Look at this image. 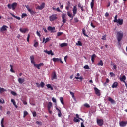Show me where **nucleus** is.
Here are the masks:
<instances>
[{
  "instance_id": "nucleus-29",
  "label": "nucleus",
  "mask_w": 127,
  "mask_h": 127,
  "mask_svg": "<svg viewBox=\"0 0 127 127\" xmlns=\"http://www.w3.org/2000/svg\"><path fill=\"white\" fill-rule=\"evenodd\" d=\"M11 102H12L13 105L15 106L16 108H18L17 105H16V101L14 100V99H11Z\"/></svg>"
},
{
  "instance_id": "nucleus-17",
  "label": "nucleus",
  "mask_w": 127,
  "mask_h": 127,
  "mask_svg": "<svg viewBox=\"0 0 127 127\" xmlns=\"http://www.w3.org/2000/svg\"><path fill=\"white\" fill-rule=\"evenodd\" d=\"M55 109L58 111V117H61L62 116L61 110H60V109H59V108H58V107H56Z\"/></svg>"
},
{
  "instance_id": "nucleus-51",
  "label": "nucleus",
  "mask_w": 127,
  "mask_h": 127,
  "mask_svg": "<svg viewBox=\"0 0 127 127\" xmlns=\"http://www.w3.org/2000/svg\"><path fill=\"white\" fill-rule=\"evenodd\" d=\"M36 123L37 125H40L41 126L42 125V122H41V121H36Z\"/></svg>"
},
{
  "instance_id": "nucleus-1",
  "label": "nucleus",
  "mask_w": 127,
  "mask_h": 127,
  "mask_svg": "<svg viewBox=\"0 0 127 127\" xmlns=\"http://www.w3.org/2000/svg\"><path fill=\"white\" fill-rule=\"evenodd\" d=\"M77 5H75L73 6V8L72 9L73 15H72L69 12H67V14L68 16L71 18V20L73 19L74 17L77 14Z\"/></svg>"
},
{
  "instance_id": "nucleus-2",
  "label": "nucleus",
  "mask_w": 127,
  "mask_h": 127,
  "mask_svg": "<svg viewBox=\"0 0 127 127\" xmlns=\"http://www.w3.org/2000/svg\"><path fill=\"white\" fill-rule=\"evenodd\" d=\"M17 5L18 3L17 2H14L12 3V4L9 3L8 4V8H9V9H12L13 11H14L16 8L17 7Z\"/></svg>"
},
{
  "instance_id": "nucleus-28",
  "label": "nucleus",
  "mask_w": 127,
  "mask_h": 127,
  "mask_svg": "<svg viewBox=\"0 0 127 127\" xmlns=\"http://www.w3.org/2000/svg\"><path fill=\"white\" fill-rule=\"evenodd\" d=\"M68 46V44L67 43H62L60 44V46L62 48L66 47Z\"/></svg>"
},
{
  "instance_id": "nucleus-58",
  "label": "nucleus",
  "mask_w": 127,
  "mask_h": 127,
  "mask_svg": "<svg viewBox=\"0 0 127 127\" xmlns=\"http://www.w3.org/2000/svg\"><path fill=\"white\" fill-rule=\"evenodd\" d=\"M36 34L38 36H39V37H41V34L40 33V32L38 31H36Z\"/></svg>"
},
{
  "instance_id": "nucleus-43",
  "label": "nucleus",
  "mask_w": 127,
  "mask_h": 127,
  "mask_svg": "<svg viewBox=\"0 0 127 127\" xmlns=\"http://www.w3.org/2000/svg\"><path fill=\"white\" fill-rule=\"evenodd\" d=\"M117 17H118V15H116L115 16V17H114V20H113V22H114V23H116V22H117V20H118Z\"/></svg>"
},
{
  "instance_id": "nucleus-36",
  "label": "nucleus",
  "mask_w": 127,
  "mask_h": 127,
  "mask_svg": "<svg viewBox=\"0 0 127 127\" xmlns=\"http://www.w3.org/2000/svg\"><path fill=\"white\" fill-rule=\"evenodd\" d=\"M70 95L72 96V97L73 99H75V95H74V93L70 91Z\"/></svg>"
},
{
  "instance_id": "nucleus-5",
  "label": "nucleus",
  "mask_w": 127,
  "mask_h": 127,
  "mask_svg": "<svg viewBox=\"0 0 127 127\" xmlns=\"http://www.w3.org/2000/svg\"><path fill=\"white\" fill-rule=\"evenodd\" d=\"M25 8L27 9V11L30 13L31 15H35L36 14V12L33 11L32 9H30L29 5H25Z\"/></svg>"
},
{
  "instance_id": "nucleus-34",
  "label": "nucleus",
  "mask_w": 127,
  "mask_h": 127,
  "mask_svg": "<svg viewBox=\"0 0 127 127\" xmlns=\"http://www.w3.org/2000/svg\"><path fill=\"white\" fill-rule=\"evenodd\" d=\"M10 67H11V69H10V71L13 73H15V71L14 70V69L13 68V65H10Z\"/></svg>"
},
{
  "instance_id": "nucleus-3",
  "label": "nucleus",
  "mask_w": 127,
  "mask_h": 127,
  "mask_svg": "<svg viewBox=\"0 0 127 127\" xmlns=\"http://www.w3.org/2000/svg\"><path fill=\"white\" fill-rule=\"evenodd\" d=\"M123 37V33L120 32H117V39L119 43L121 42Z\"/></svg>"
},
{
  "instance_id": "nucleus-49",
  "label": "nucleus",
  "mask_w": 127,
  "mask_h": 127,
  "mask_svg": "<svg viewBox=\"0 0 127 127\" xmlns=\"http://www.w3.org/2000/svg\"><path fill=\"white\" fill-rule=\"evenodd\" d=\"M30 35L29 34H27V42H29V39H30Z\"/></svg>"
},
{
  "instance_id": "nucleus-52",
  "label": "nucleus",
  "mask_w": 127,
  "mask_h": 127,
  "mask_svg": "<svg viewBox=\"0 0 127 127\" xmlns=\"http://www.w3.org/2000/svg\"><path fill=\"white\" fill-rule=\"evenodd\" d=\"M84 68L85 69H90L89 66L88 65H85L84 66Z\"/></svg>"
},
{
  "instance_id": "nucleus-32",
  "label": "nucleus",
  "mask_w": 127,
  "mask_h": 127,
  "mask_svg": "<svg viewBox=\"0 0 127 127\" xmlns=\"http://www.w3.org/2000/svg\"><path fill=\"white\" fill-rule=\"evenodd\" d=\"M47 88L50 89L51 90H53V87L51 86L50 84H48L46 85Z\"/></svg>"
},
{
  "instance_id": "nucleus-38",
  "label": "nucleus",
  "mask_w": 127,
  "mask_h": 127,
  "mask_svg": "<svg viewBox=\"0 0 127 127\" xmlns=\"http://www.w3.org/2000/svg\"><path fill=\"white\" fill-rule=\"evenodd\" d=\"M73 121L75 123H79L80 122L79 119H77V118H76V117H74Z\"/></svg>"
},
{
  "instance_id": "nucleus-55",
  "label": "nucleus",
  "mask_w": 127,
  "mask_h": 127,
  "mask_svg": "<svg viewBox=\"0 0 127 127\" xmlns=\"http://www.w3.org/2000/svg\"><path fill=\"white\" fill-rule=\"evenodd\" d=\"M32 115H33V116L34 117H35L37 116V113L36 112V111H34L33 112H32Z\"/></svg>"
},
{
  "instance_id": "nucleus-26",
  "label": "nucleus",
  "mask_w": 127,
  "mask_h": 127,
  "mask_svg": "<svg viewBox=\"0 0 127 127\" xmlns=\"http://www.w3.org/2000/svg\"><path fill=\"white\" fill-rule=\"evenodd\" d=\"M104 65V63L103 62V61L102 60H100V61L97 63L98 66H103Z\"/></svg>"
},
{
  "instance_id": "nucleus-61",
  "label": "nucleus",
  "mask_w": 127,
  "mask_h": 127,
  "mask_svg": "<svg viewBox=\"0 0 127 127\" xmlns=\"http://www.w3.org/2000/svg\"><path fill=\"white\" fill-rule=\"evenodd\" d=\"M110 75L111 77L114 76L115 75V74L112 72L110 73Z\"/></svg>"
},
{
  "instance_id": "nucleus-56",
  "label": "nucleus",
  "mask_w": 127,
  "mask_h": 127,
  "mask_svg": "<svg viewBox=\"0 0 127 127\" xmlns=\"http://www.w3.org/2000/svg\"><path fill=\"white\" fill-rule=\"evenodd\" d=\"M74 20L75 23H78L79 22V19L77 17L74 18Z\"/></svg>"
},
{
  "instance_id": "nucleus-54",
  "label": "nucleus",
  "mask_w": 127,
  "mask_h": 127,
  "mask_svg": "<svg viewBox=\"0 0 127 127\" xmlns=\"http://www.w3.org/2000/svg\"><path fill=\"white\" fill-rule=\"evenodd\" d=\"M90 26L93 28H95L96 26L94 25L93 22H91L90 23Z\"/></svg>"
},
{
  "instance_id": "nucleus-9",
  "label": "nucleus",
  "mask_w": 127,
  "mask_h": 127,
  "mask_svg": "<svg viewBox=\"0 0 127 127\" xmlns=\"http://www.w3.org/2000/svg\"><path fill=\"white\" fill-rule=\"evenodd\" d=\"M97 124L98 126H102L104 124V120L103 119H97Z\"/></svg>"
},
{
  "instance_id": "nucleus-50",
  "label": "nucleus",
  "mask_w": 127,
  "mask_h": 127,
  "mask_svg": "<svg viewBox=\"0 0 127 127\" xmlns=\"http://www.w3.org/2000/svg\"><path fill=\"white\" fill-rule=\"evenodd\" d=\"M27 16V14L26 13H23L21 15V18H23Z\"/></svg>"
},
{
  "instance_id": "nucleus-16",
  "label": "nucleus",
  "mask_w": 127,
  "mask_h": 127,
  "mask_svg": "<svg viewBox=\"0 0 127 127\" xmlns=\"http://www.w3.org/2000/svg\"><path fill=\"white\" fill-rule=\"evenodd\" d=\"M30 61H31V63L33 64H34L35 63V58L34 55H31L30 56Z\"/></svg>"
},
{
  "instance_id": "nucleus-13",
  "label": "nucleus",
  "mask_w": 127,
  "mask_h": 127,
  "mask_svg": "<svg viewBox=\"0 0 127 127\" xmlns=\"http://www.w3.org/2000/svg\"><path fill=\"white\" fill-rule=\"evenodd\" d=\"M127 124V121H121L119 122V125L120 127H125Z\"/></svg>"
},
{
  "instance_id": "nucleus-18",
  "label": "nucleus",
  "mask_w": 127,
  "mask_h": 127,
  "mask_svg": "<svg viewBox=\"0 0 127 127\" xmlns=\"http://www.w3.org/2000/svg\"><path fill=\"white\" fill-rule=\"evenodd\" d=\"M8 28V27L6 25H3V26H2V27H1L0 30L1 32H3V31H5L7 30V29Z\"/></svg>"
},
{
  "instance_id": "nucleus-15",
  "label": "nucleus",
  "mask_w": 127,
  "mask_h": 127,
  "mask_svg": "<svg viewBox=\"0 0 127 127\" xmlns=\"http://www.w3.org/2000/svg\"><path fill=\"white\" fill-rule=\"evenodd\" d=\"M119 79L120 80L121 82H123V83H125L126 82V76L124 75L120 77L119 78Z\"/></svg>"
},
{
  "instance_id": "nucleus-35",
  "label": "nucleus",
  "mask_w": 127,
  "mask_h": 127,
  "mask_svg": "<svg viewBox=\"0 0 127 127\" xmlns=\"http://www.w3.org/2000/svg\"><path fill=\"white\" fill-rule=\"evenodd\" d=\"M82 33H83V34L85 36H86V37H88V36L87 35V34L86 33V30H85V29L84 28H83V29H82Z\"/></svg>"
},
{
  "instance_id": "nucleus-40",
  "label": "nucleus",
  "mask_w": 127,
  "mask_h": 127,
  "mask_svg": "<svg viewBox=\"0 0 127 127\" xmlns=\"http://www.w3.org/2000/svg\"><path fill=\"white\" fill-rule=\"evenodd\" d=\"M28 115V112H27V111H26V110H25L24 111H23V118H25L26 116H27Z\"/></svg>"
},
{
  "instance_id": "nucleus-44",
  "label": "nucleus",
  "mask_w": 127,
  "mask_h": 127,
  "mask_svg": "<svg viewBox=\"0 0 127 127\" xmlns=\"http://www.w3.org/2000/svg\"><path fill=\"white\" fill-rule=\"evenodd\" d=\"M45 86V83L43 81H41L40 82V87H42V88H44Z\"/></svg>"
},
{
  "instance_id": "nucleus-59",
  "label": "nucleus",
  "mask_w": 127,
  "mask_h": 127,
  "mask_svg": "<svg viewBox=\"0 0 127 127\" xmlns=\"http://www.w3.org/2000/svg\"><path fill=\"white\" fill-rule=\"evenodd\" d=\"M44 64L43 63H40L39 64H38L39 66L41 67L44 66Z\"/></svg>"
},
{
  "instance_id": "nucleus-30",
  "label": "nucleus",
  "mask_w": 127,
  "mask_h": 127,
  "mask_svg": "<svg viewBox=\"0 0 127 127\" xmlns=\"http://www.w3.org/2000/svg\"><path fill=\"white\" fill-rule=\"evenodd\" d=\"M91 2L90 3V6H91V8L92 9H93L94 8V2H95V0H91Z\"/></svg>"
},
{
  "instance_id": "nucleus-12",
  "label": "nucleus",
  "mask_w": 127,
  "mask_h": 127,
  "mask_svg": "<svg viewBox=\"0 0 127 127\" xmlns=\"http://www.w3.org/2000/svg\"><path fill=\"white\" fill-rule=\"evenodd\" d=\"M52 78H51V80H53L54 79H57V74L55 71H53L52 73Z\"/></svg>"
},
{
  "instance_id": "nucleus-20",
  "label": "nucleus",
  "mask_w": 127,
  "mask_h": 127,
  "mask_svg": "<svg viewBox=\"0 0 127 127\" xmlns=\"http://www.w3.org/2000/svg\"><path fill=\"white\" fill-rule=\"evenodd\" d=\"M96 58V55L95 54H93L91 56V61L92 63L95 62V59Z\"/></svg>"
},
{
  "instance_id": "nucleus-23",
  "label": "nucleus",
  "mask_w": 127,
  "mask_h": 127,
  "mask_svg": "<svg viewBox=\"0 0 127 127\" xmlns=\"http://www.w3.org/2000/svg\"><path fill=\"white\" fill-rule=\"evenodd\" d=\"M118 83L117 82H114L112 85V88H117L118 87Z\"/></svg>"
},
{
  "instance_id": "nucleus-21",
  "label": "nucleus",
  "mask_w": 127,
  "mask_h": 127,
  "mask_svg": "<svg viewBox=\"0 0 127 127\" xmlns=\"http://www.w3.org/2000/svg\"><path fill=\"white\" fill-rule=\"evenodd\" d=\"M116 23H119L120 25H122L123 24V19H118Z\"/></svg>"
},
{
  "instance_id": "nucleus-46",
  "label": "nucleus",
  "mask_w": 127,
  "mask_h": 127,
  "mask_svg": "<svg viewBox=\"0 0 127 127\" xmlns=\"http://www.w3.org/2000/svg\"><path fill=\"white\" fill-rule=\"evenodd\" d=\"M63 34V32H58V33H57V37H60V36H61Z\"/></svg>"
},
{
  "instance_id": "nucleus-37",
  "label": "nucleus",
  "mask_w": 127,
  "mask_h": 127,
  "mask_svg": "<svg viewBox=\"0 0 127 127\" xmlns=\"http://www.w3.org/2000/svg\"><path fill=\"white\" fill-rule=\"evenodd\" d=\"M76 45L77 46H82V43L80 41H78L77 43H76Z\"/></svg>"
},
{
  "instance_id": "nucleus-7",
  "label": "nucleus",
  "mask_w": 127,
  "mask_h": 127,
  "mask_svg": "<svg viewBox=\"0 0 127 127\" xmlns=\"http://www.w3.org/2000/svg\"><path fill=\"white\" fill-rule=\"evenodd\" d=\"M45 3L44 2L42 3L40 6L38 5L36 7V10H41L45 8Z\"/></svg>"
},
{
  "instance_id": "nucleus-45",
  "label": "nucleus",
  "mask_w": 127,
  "mask_h": 127,
  "mask_svg": "<svg viewBox=\"0 0 127 127\" xmlns=\"http://www.w3.org/2000/svg\"><path fill=\"white\" fill-rule=\"evenodd\" d=\"M38 45H39V43L38 42H35L34 45H33V46L34 47H37L38 46Z\"/></svg>"
},
{
  "instance_id": "nucleus-31",
  "label": "nucleus",
  "mask_w": 127,
  "mask_h": 127,
  "mask_svg": "<svg viewBox=\"0 0 127 127\" xmlns=\"http://www.w3.org/2000/svg\"><path fill=\"white\" fill-rule=\"evenodd\" d=\"M60 59L58 58H53L52 59V61L54 62H59Z\"/></svg>"
},
{
  "instance_id": "nucleus-42",
  "label": "nucleus",
  "mask_w": 127,
  "mask_h": 127,
  "mask_svg": "<svg viewBox=\"0 0 127 127\" xmlns=\"http://www.w3.org/2000/svg\"><path fill=\"white\" fill-rule=\"evenodd\" d=\"M12 16L13 17L16 18V19L18 20H21V18L20 17H18L17 16H15L13 14H12Z\"/></svg>"
},
{
  "instance_id": "nucleus-48",
  "label": "nucleus",
  "mask_w": 127,
  "mask_h": 127,
  "mask_svg": "<svg viewBox=\"0 0 127 127\" xmlns=\"http://www.w3.org/2000/svg\"><path fill=\"white\" fill-rule=\"evenodd\" d=\"M11 94L13 96H16L17 95L16 92L13 91H11Z\"/></svg>"
},
{
  "instance_id": "nucleus-33",
  "label": "nucleus",
  "mask_w": 127,
  "mask_h": 127,
  "mask_svg": "<svg viewBox=\"0 0 127 127\" xmlns=\"http://www.w3.org/2000/svg\"><path fill=\"white\" fill-rule=\"evenodd\" d=\"M60 102H61V104L63 105H64V100L63 97H60Z\"/></svg>"
},
{
  "instance_id": "nucleus-63",
  "label": "nucleus",
  "mask_w": 127,
  "mask_h": 127,
  "mask_svg": "<svg viewBox=\"0 0 127 127\" xmlns=\"http://www.w3.org/2000/svg\"><path fill=\"white\" fill-rule=\"evenodd\" d=\"M81 127H85L84 124V122H81Z\"/></svg>"
},
{
  "instance_id": "nucleus-25",
  "label": "nucleus",
  "mask_w": 127,
  "mask_h": 127,
  "mask_svg": "<svg viewBox=\"0 0 127 127\" xmlns=\"http://www.w3.org/2000/svg\"><path fill=\"white\" fill-rule=\"evenodd\" d=\"M77 6H78V8H79L81 9L82 12L84 11V6H82L81 3L78 4Z\"/></svg>"
},
{
  "instance_id": "nucleus-19",
  "label": "nucleus",
  "mask_w": 127,
  "mask_h": 127,
  "mask_svg": "<svg viewBox=\"0 0 127 127\" xmlns=\"http://www.w3.org/2000/svg\"><path fill=\"white\" fill-rule=\"evenodd\" d=\"M108 100L111 103V104H115L116 103L115 100H114L113 98L111 97H109L108 98Z\"/></svg>"
},
{
  "instance_id": "nucleus-24",
  "label": "nucleus",
  "mask_w": 127,
  "mask_h": 127,
  "mask_svg": "<svg viewBox=\"0 0 127 127\" xmlns=\"http://www.w3.org/2000/svg\"><path fill=\"white\" fill-rule=\"evenodd\" d=\"M53 106L52 102H49L47 104V109H51V107Z\"/></svg>"
},
{
  "instance_id": "nucleus-4",
  "label": "nucleus",
  "mask_w": 127,
  "mask_h": 127,
  "mask_svg": "<svg viewBox=\"0 0 127 127\" xmlns=\"http://www.w3.org/2000/svg\"><path fill=\"white\" fill-rule=\"evenodd\" d=\"M61 16H62V22L64 24L67 22V19H66L67 15L65 13H62Z\"/></svg>"
},
{
  "instance_id": "nucleus-11",
  "label": "nucleus",
  "mask_w": 127,
  "mask_h": 127,
  "mask_svg": "<svg viewBox=\"0 0 127 127\" xmlns=\"http://www.w3.org/2000/svg\"><path fill=\"white\" fill-rule=\"evenodd\" d=\"M44 52L48 55H51V56L54 55V54L53 53L52 50L48 51L47 50H44Z\"/></svg>"
},
{
  "instance_id": "nucleus-27",
  "label": "nucleus",
  "mask_w": 127,
  "mask_h": 127,
  "mask_svg": "<svg viewBox=\"0 0 127 127\" xmlns=\"http://www.w3.org/2000/svg\"><path fill=\"white\" fill-rule=\"evenodd\" d=\"M49 41H50V39L48 37L46 38V39L45 37L43 38V42H44L45 43H47Z\"/></svg>"
},
{
  "instance_id": "nucleus-6",
  "label": "nucleus",
  "mask_w": 127,
  "mask_h": 127,
  "mask_svg": "<svg viewBox=\"0 0 127 127\" xmlns=\"http://www.w3.org/2000/svg\"><path fill=\"white\" fill-rule=\"evenodd\" d=\"M58 19L57 15L56 14H52L49 16V20L50 21H54Z\"/></svg>"
},
{
  "instance_id": "nucleus-60",
  "label": "nucleus",
  "mask_w": 127,
  "mask_h": 127,
  "mask_svg": "<svg viewBox=\"0 0 127 127\" xmlns=\"http://www.w3.org/2000/svg\"><path fill=\"white\" fill-rule=\"evenodd\" d=\"M36 86L38 88H40V84L38 83V82H36Z\"/></svg>"
},
{
  "instance_id": "nucleus-22",
  "label": "nucleus",
  "mask_w": 127,
  "mask_h": 127,
  "mask_svg": "<svg viewBox=\"0 0 127 127\" xmlns=\"http://www.w3.org/2000/svg\"><path fill=\"white\" fill-rule=\"evenodd\" d=\"M18 83L19 84H22L25 82V79H24V78H18Z\"/></svg>"
},
{
  "instance_id": "nucleus-62",
  "label": "nucleus",
  "mask_w": 127,
  "mask_h": 127,
  "mask_svg": "<svg viewBox=\"0 0 127 127\" xmlns=\"http://www.w3.org/2000/svg\"><path fill=\"white\" fill-rule=\"evenodd\" d=\"M109 13L106 12V13L105 14V16L106 17H109Z\"/></svg>"
},
{
  "instance_id": "nucleus-53",
  "label": "nucleus",
  "mask_w": 127,
  "mask_h": 127,
  "mask_svg": "<svg viewBox=\"0 0 127 127\" xmlns=\"http://www.w3.org/2000/svg\"><path fill=\"white\" fill-rule=\"evenodd\" d=\"M102 40H106V35H104L102 37Z\"/></svg>"
},
{
  "instance_id": "nucleus-57",
  "label": "nucleus",
  "mask_w": 127,
  "mask_h": 127,
  "mask_svg": "<svg viewBox=\"0 0 127 127\" xmlns=\"http://www.w3.org/2000/svg\"><path fill=\"white\" fill-rule=\"evenodd\" d=\"M52 100L54 103H56L57 102V100L54 97H52Z\"/></svg>"
},
{
  "instance_id": "nucleus-47",
  "label": "nucleus",
  "mask_w": 127,
  "mask_h": 127,
  "mask_svg": "<svg viewBox=\"0 0 127 127\" xmlns=\"http://www.w3.org/2000/svg\"><path fill=\"white\" fill-rule=\"evenodd\" d=\"M84 106L86 107V108H90V105L89 104H88V103H85L84 104Z\"/></svg>"
},
{
  "instance_id": "nucleus-41",
  "label": "nucleus",
  "mask_w": 127,
  "mask_h": 127,
  "mask_svg": "<svg viewBox=\"0 0 127 127\" xmlns=\"http://www.w3.org/2000/svg\"><path fill=\"white\" fill-rule=\"evenodd\" d=\"M33 65L34 67H36L37 69L39 70L40 69L39 65L37 64H36V63L33 64Z\"/></svg>"
},
{
  "instance_id": "nucleus-8",
  "label": "nucleus",
  "mask_w": 127,
  "mask_h": 127,
  "mask_svg": "<svg viewBox=\"0 0 127 127\" xmlns=\"http://www.w3.org/2000/svg\"><path fill=\"white\" fill-rule=\"evenodd\" d=\"M47 30L51 33H55V27L52 26H48L47 27Z\"/></svg>"
},
{
  "instance_id": "nucleus-14",
  "label": "nucleus",
  "mask_w": 127,
  "mask_h": 127,
  "mask_svg": "<svg viewBox=\"0 0 127 127\" xmlns=\"http://www.w3.org/2000/svg\"><path fill=\"white\" fill-rule=\"evenodd\" d=\"M19 31L21 33H26V32L27 31H29V29L28 28H20L19 29Z\"/></svg>"
},
{
  "instance_id": "nucleus-39",
  "label": "nucleus",
  "mask_w": 127,
  "mask_h": 127,
  "mask_svg": "<svg viewBox=\"0 0 127 127\" xmlns=\"http://www.w3.org/2000/svg\"><path fill=\"white\" fill-rule=\"evenodd\" d=\"M6 91V90L4 88H0V93L2 94L3 92Z\"/></svg>"
},
{
  "instance_id": "nucleus-10",
  "label": "nucleus",
  "mask_w": 127,
  "mask_h": 127,
  "mask_svg": "<svg viewBox=\"0 0 127 127\" xmlns=\"http://www.w3.org/2000/svg\"><path fill=\"white\" fill-rule=\"evenodd\" d=\"M94 90L96 95H97V96H100L101 95L100 90L98 88L94 87Z\"/></svg>"
},
{
  "instance_id": "nucleus-64",
  "label": "nucleus",
  "mask_w": 127,
  "mask_h": 127,
  "mask_svg": "<svg viewBox=\"0 0 127 127\" xmlns=\"http://www.w3.org/2000/svg\"><path fill=\"white\" fill-rule=\"evenodd\" d=\"M4 118H2V120H1V124H4Z\"/></svg>"
}]
</instances>
